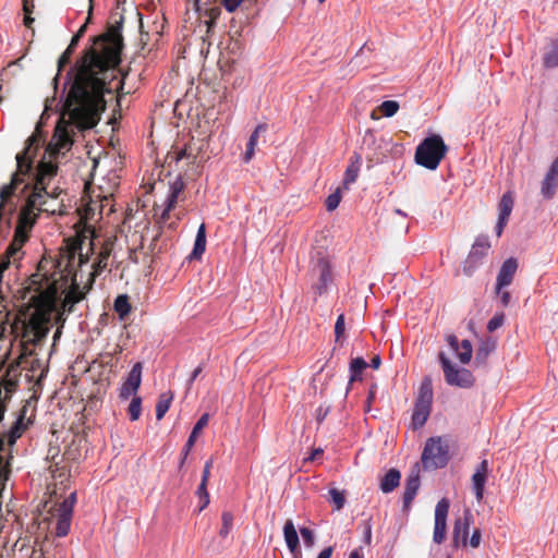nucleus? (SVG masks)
Wrapping results in <instances>:
<instances>
[{
  "instance_id": "nucleus-51",
  "label": "nucleus",
  "mask_w": 558,
  "mask_h": 558,
  "mask_svg": "<svg viewBox=\"0 0 558 558\" xmlns=\"http://www.w3.org/2000/svg\"><path fill=\"white\" fill-rule=\"evenodd\" d=\"M333 548L331 546H328L324 548L317 556V558H330L332 555Z\"/></svg>"
},
{
  "instance_id": "nucleus-10",
  "label": "nucleus",
  "mask_w": 558,
  "mask_h": 558,
  "mask_svg": "<svg viewBox=\"0 0 558 558\" xmlns=\"http://www.w3.org/2000/svg\"><path fill=\"white\" fill-rule=\"evenodd\" d=\"M447 342L461 364L464 365L471 361L473 348L470 340L464 339L460 342L456 335H449L447 336Z\"/></svg>"
},
{
  "instance_id": "nucleus-1",
  "label": "nucleus",
  "mask_w": 558,
  "mask_h": 558,
  "mask_svg": "<svg viewBox=\"0 0 558 558\" xmlns=\"http://www.w3.org/2000/svg\"><path fill=\"white\" fill-rule=\"evenodd\" d=\"M447 145L438 134L424 138L415 149V162L428 170H436L447 153Z\"/></svg>"
},
{
  "instance_id": "nucleus-20",
  "label": "nucleus",
  "mask_w": 558,
  "mask_h": 558,
  "mask_svg": "<svg viewBox=\"0 0 558 558\" xmlns=\"http://www.w3.org/2000/svg\"><path fill=\"white\" fill-rule=\"evenodd\" d=\"M205 248H206V228H205V225L202 223L198 227L195 242H194V247H193L192 253L190 254V259H199L202 257V255L204 254Z\"/></svg>"
},
{
  "instance_id": "nucleus-29",
  "label": "nucleus",
  "mask_w": 558,
  "mask_h": 558,
  "mask_svg": "<svg viewBox=\"0 0 558 558\" xmlns=\"http://www.w3.org/2000/svg\"><path fill=\"white\" fill-rule=\"evenodd\" d=\"M108 257L109 253L107 251H104L98 255L97 260L93 265V277H96L104 271V269L107 267Z\"/></svg>"
},
{
  "instance_id": "nucleus-55",
  "label": "nucleus",
  "mask_w": 558,
  "mask_h": 558,
  "mask_svg": "<svg viewBox=\"0 0 558 558\" xmlns=\"http://www.w3.org/2000/svg\"><path fill=\"white\" fill-rule=\"evenodd\" d=\"M349 558H364L360 549H354L350 553Z\"/></svg>"
},
{
  "instance_id": "nucleus-5",
  "label": "nucleus",
  "mask_w": 558,
  "mask_h": 558,
  "mask_svg": "<svg viewBox=\"0 0 558 558\" xmlns=\"http://www.w3.org/2000/svg\"><path fill=\"white\" fill-rule=\"evenodd\" d=\"M438 360L444 372L445 380L449 386L470 388L474 385L472 373L464 367L456 366L445 352H439Z\"/></svg>"
},
{
  "instance_id": "nucleus-47",
  "label": "nucleus",
  "mask_w": 558,
  "mask_h": 558,
  "mask_svg": "<svg viewBox=\"0 0 558 558\" xmlns=\"http://www.w3.org/2000/svg\"><path fill=\"white\" fill-rule=\"evenodd\" d=\"M507 220L508 219H502V218L498 217V221H497L496 227H495V232H496L497 236L501 235V233L504 231V228H505V226L507 223Z\"/></svg>"
},
{
  "instance_id": "nucleus-58",
  "label": "nucleus",
  "mask_w": 558,
  "mask_h": 558,
  "mask_svg": "<svg viewBox=\"0 0 558 558\" xmlns=\"http://www.w3.org/2000/svg\"><path fill=\"white\" fill-rule=\"evenodd\" d=\"M34 22V19L31 17V14H25L24 24L29 27L31 24Z\"/></svg>"
},
{
  "instance_id": "nucleus-64",
  "label": "nucleus",
  "mask_w": 558,
  "mask_h": 558,
  "mask_svg": "<svg viewBox=\"0 0 558 558\" xmlns=\"http://www.w3.org/2000/svg\"><path fill=\"white\" fill-rule=\"evenodd\" d=\"M366 135H369L371 137H373V133L369 130L366 132Z\"/></svg>"
},
{
  "instance_id": "nucleus-17",
  "label": "nucleus",
  "mask_w": 558,
  "mask_h": 558,
  "mask_svg": "<svg viewBox=\"0 0 558 558\" xmlns=\"http://www.w3.org/2000/svg\"><path fill=\"white\" fill-rule=\"evenodd\" d=\"M400 480V471L392 468L381 477L379 488L384 494H389L399 486Z\"/></svg>"
},
{
  "instance_id": "nucleus-26",
  "label": "nucleus",
  "mask_w": 558,
  "mask_h": 558,
  "mask_svg": "<svg viewBox=\"0 0 558 558\" xmlns=\"http://www.w3.org/2000/svg\"><path fill=\"white\" fill-rule=\"evenodd\" d=\"M172 395L167 396L166 393H162L156 404V418L160 421L165 414L168 412L171 401H172Z\"/></svg>"
},
{
  "instance_id": "nucleus-14",
  "label": "nucleus",
  "mask_w": 558,
  "mask_h": 558,
  "mask_svg": "<svg viewBox=\"0 0 558 558\" xmlns=\"http://www.w3.org/2000/svg\"><path fill=\"white\" fill-rule=\"evenodd\" d=\"M488 462L483 460L476 468L475 473L472 476V488L476 499L480 501L484 496V487L487 480Z\"/></svg>"
},
{
  "instance_id": "nucleus-40",
  "label": "nucleus",
  "mask_w": 558,
  "mask_h": 558,
  "mask_svg": "<svg viewBox=\"0 0 558 558\" xmlns=\"http://www.w3.org/2000/svg\"><path fill=\"white\" fill-rule=\"evenodd\" d=\"M493 347L489 345H481L476 351V361H485L489 355Z\"/></svg>"
},
{
  "instance_id": "nucleus-19",
  "label": "nucleus",
  "mask_w": 558,
  "mask_h": 558,
  "mask_svg": "<svg viewBox=\"0 0 558 558\" xmlns=\"http://www.w3.org/2000/svg\"><path fill=\"white\" fill-rule=\"evenodd\" d=\"M283 536L289 550L294 554L299 547V535L292 520H288L283 526Z\"/></svg>"
},
{
  "instance_id": "nucleus-60",
  "label": "nucleus",
  "mask_w": 558,
  "mask_h": 558,
  "mask_svg": "<svg viewBox=\"0 0 558 558\" xmlns=\"http://www.w3.org/2000/svg\"><path fill=\"white\" fill-rule=\"evenodd\" d=\"M81 36L80 34H75L72 39H71V43L77 45L78 44V40H80Z\"/></svg>"
},
{
  "instance_id": "nucleus-49",
  "label": "nucleus",
  "mask_w": 558,
  "mask_h": 558,
  "mask_svg": "<svg viewBox=\"0 0 558 558\" xmlns=\"http://www.w3.org/2000/svg\"><path fill=\"white\" fill-rule=\"evenodd\" d=\"M254 154H255V146L246 144V150H245V154L243 157L244 161L248 162L253 158Z\"/></svg>"
},
{
  "instance_id": "nucleus-44",
  "label": "nucleus",
  "mask_w": 558,
  "mask_h": 558,
  "mask_svg": "<svg viewBox=\"0 0 558 558\" xmlns=\"http://www.w3.org/2000/svg\"><path fill=\"white\" fill-rule=\"evenodd\" d=\"M496 295L499 298L500 303L504 307H507L510 303V293L501 289L499 292H496Z\"/></svg>"
},
{
  "instance_id": "nucleus-38",
  "label": "nucleus",
  "mask_w": 558,
  "mask_h": 558,
  "mask_svg": "<svg viewBox=\"0 0 558 558\" xmlns=\"http://www.w3.org/2000/svg\"><path fill=\"white\" fill-rule=\"evenodd\" d=\"M300 533H301L304 544L307 547H312L314 545V539H315L313 531L307 527H301Z\"/></svg>"
},
{
  "instance_id": "nucleus-12",
  "label": "nucleus",
  "mask_w": 558,
  "mask_h": 558,
  "mask_svg": "<svg viewBox=\"0 0 558 558\" xmlns=\"http://www.w3.org/2000/svg\"><path fill=\"white\" fill-rule=\"evenodd\" d=\"M421 486L420 471L414 469L405 478L404 492L402 496L403 510H409Z\"/></svg>"
},
{
  "instance_id": "nucleus-52",
  "label": "nucleus",
  "mask_w": 558,
  "mask_h": 558,
  "mask_svg": "<svg viewBox=\"0 0 558 558\" xmlns=\"http://www.w3.org/2000/svg\"><path fill=\"white\" fill-rule=\"evenodd\" d=\"M376 385H373L369 389V392H368V396H367V411L369 410V407H371V402L373 401V399L375 398V390H376Z\"/></svg>"
},
{
  "instance_id": "nucleus-30",
  "label": "nucleus",
  "mask_w": 558,
  "mask_h": 558,
  "mask_svg": "<svg viewBox=\"0 0 558 558\" xmlns=\"http://www.w3.org/2000/svg\"><path fill=\"white\" fill-rule=\"evenodd\" d=\"M399 102L396 100H385L379 106L381 113L387 117H393L399 110Z\"/></svg>"
},
{
  "instance_id": "nucleus-8",
  "label": "nucleus",
  "mask_w": 558,
  "mask_h": 558,
  "mask_svg": "<svg viewBox=\"0 0 558 558\" xmlns=\"http://www.w3.org/2000/svg\"><path fill=\"white\" fill-rule=\"evenodd\" d=\"M142 363H135L128 374L126 379L120 388L119 397L121 400H128L131 396H136V392L142 383Z\"/></svg>"
},
{
  "instance_id": "nucleus-18",
  "label": "nucleus",
  "mask_w": 558,
  "mask_h": 558,
  "mask_svg": "<svg viewBox=\"0 0 558 558\" xmlns=\"http://www.w3.org/2000/svg\"><path fill=\"white\" fill-rule=\"evenodd\" d=\"M362 165V158L359 154H354L351 159L350 165L347 167L344 172L343 185L345 189L352 183H354L357 179L360 169Z\"/></svg>"
},
{
  "instance_id": "nucleus-39",
  "label": "nucleus",
  "mask_w": 558,
  "mask_h": 558,
  "mask_svg": "<svg viewBox=\"0 0 558 558\" xmlns=\"http://www.w3.org/2000/svg\"><path fill=\"white\" fill-rule=\"evenodd\" d=\"M344 333V315L340 314L335 324L336 340H339Z\"/></svg>"
},
{
  "instance_id": "nucleus-36",
  "label": "nucleus",
  "mask_w": 558,
  "mask_h": 558,
  "mask_svg": "<svg viewBox=\"0 0 558 558\" xmlns=\"http://www.w3.org/2000/svg\"><path fill=\"white\" fill-rule=\"evenodd\" d=\"M267 129H268V125L266 123L258 124L255 128V130L253 131V133L251 134V136L247 141V144L256 147L257 138H258L259 134L265 133L267 131Z\"/></svg>"
},
{
  "instance_id": "nucleus-37",
  "label": "nucleus",
  "mask_w": 558,
  "mask_h": 558,
  "mask_svg": "<svg viewBox=\"0 0 558 558\" xmlns=\"http://www.w3.org/2000/svg\"><path fill=\"white\" fill-rule=\"evenodd\" d=\"M73 51L72 50H69L68 48L64 50V52L60 56L59 60H58V73L61 72V70L63 69V66L68 65L70 63V59H71V56H72ZM58 76L59 74H57V76L54 77V81L57 82L58 80Z\"/></svg>"
},
{
  "instance_id": "nucleus-7",
  "label": "nucleus",
  "mask_w": 558,
  "mask_h": 558,
  "mask_svg": "<svg viewBox=\"0 0 558 558\" xmlns=\"http://www.w3.org/2000/svg\"><path fill=\"white\" fill-rule=\"evenodd\" d=\"M450 502L447 498L440 499L435 507V526L433 541L436 544H441L446 537L447 517L449 512Z\"/></svg>"
},
{
  "instance_id": "nucleus-21",
  "label": "nucleus",
  "mask_w": 558,
  "mask_h": 558,
  "mask_svg": "<svg viewBox=\"0 0 558 558\" xmlns=\"http://www.w3.org/2000/svg\"><path fill=\"white\" fill-rule=\"evenodd\" d=\"M543 65L545 69L558 66V38L550 41L548 50L543 56Z\"/></svg>"
},
{
  "instance_id": "nucleus-59",
  "label": "nucleus",
  "mask_w": 558,
  "mask_h": 558,
  "mask_svg": "<svg viewBox=\"0 0 558 558\" xmlns=\"http://www.w3.org/2000/svg\"><path fill=\"white\" fill-rule=\"evenodd\" d=\"M213 465V459H209L205 462L204 470L210 471V468Z\"/></svg>"
},
{
  "instance_id": "nucleus-11",
  "label": "nucleus",
  "mask_w": 558,
  "mask_h": 558,
  "mask_svg": "<svg viewBox=\"0 0 558 558\" xmlns=\"http://www.w3.org/2000/svg\"><path fill=\"white\" fill-rule=\"evenodd\" d=\"M518 269V260L514 257L507 258L497 275L495 292L511 284Z\"/></svg>"
},
{
  "instance_id": "nucleus-31",
  "label": "nucleus",
  "mask_w": 558,
  "mask_h": 558,
  "mask_svg": "<svg viewBox=\"0 0 558 558\" xmlns=\"http://www.w3.org/2000/svg\"><path fill=\"white\" fill-rule=\"evenodd\" d=\"M197 496L199 497L202 505L199 506L198 511H203L209 504V494L207 492V483L201 482L199 486L196 490Z\"/></svg>"
},
{
  "instance_id": "nucleus-41",
  "label": "nucleus",
  "mask_w": 558,
  "mask_h": 558,
  "mask_svg": "<svg viewBox=\"0 0 558 558\" xmlns=\"http://www.w3.org/2000/svg\"><path fill=\"white\" fill-rule=\"evenodd\" d=\"M468 544H470V546L472 548H477L481 544V531L478 529H475L470 537V539H468Z\"/></svg>"
},
{
  "instance_id": "nucleus-50",
  "label": "nucleus",
  "mask_w": 558,
  "mask_h": 558,
  "mask_svg": "<svg viewBox=\"0 0 558 558\" xmlns=\"http://www.w3.org/2000/svg\"><path fill=\"white\" fill-rule=\"evenodd\" d=\"M34 9L33 0H23V10L25 14H31Z\"/></svg>"
},
{
  "instance_id": "nucleus-48",
  "label": "nucleus",
  "mask_w": 558,
  "mask_h": 558,
  "mask_svg": "<svg viewBox=\"0 0 558 558\" xmlns=\"http://www.w3.org/2000/svg\"><path fill=\"white\" fill-rule=\"evenodd\" d=\"M203 371V367L202 365L197 366L191 374L189 380H187V388H190L192 386V384L194 383V380L198 377V375L202 373Z\"/></svg>"
},
{
  "instance_id": "nucleus-54",
  "label": "nucleus",
  "mask_w": 558,
  "mask_h": 558,
  "mask_svg": "<svg viewBox=\"0 0 558 558\" xmlns=\"http://www.w3.org/2000/svg\"><path fill=\"white\" fill-rule=\"evenodd\" d=\"M187 156L186 149H181L177 156L174 157L175 161H180L181 159L185 158Z\"/></svg>"
},
{
  "instance_id": "nucleus-46",
  "label": "nucleus",
  "mask_w": 558,
  "mask_h": 558,
  "mask_svg": "<svg viewBox=\"0 0 558 558\" xmlns=\"http://www.w3.org/2000/svg\"><path fill=\"white\" fill-rule=\"evenodd\" d=\"M372 542V524L369 521L364 522V543L371 544Z\"/></svg>"
},
{
  "instance_id": "nucleus-3",
  "label": "nucleus",
  "mask_w": 558,
  "mask_h": 558,
  "mask_svg": "<svg viewBox=\"0 0 558 558\" xmlns=\"http://www.w3.org/2000/svg\"><path fill=\"white\" fill-rule=\"evenodd\" d=\"M421 459L425 470L445 468L449 461L448 445L442 444L440 437L428 438L423 449Z\"/></svg>"
},
{
  "instance_id": "nucleus-4",
  "label": "nucleus",
  "mask_w": 558,
  "mask_h": 558,
  "mask_svg": "<svg viewBox=\"0 0 558 558\" xmlns=\"http://www.w3.org/2000/svg\"><path fill=\"white\" fill-rule=\"evenodd\" d=\"M311 274L317 277V282L313 286L315 293L322 295L328 291L332 282V274L330 263L327 255L323 251H317L311 258Z\"/></svg>"
},
{
  "instance_id": "nucleus-22",
  "label": "nucleus",
  "mask_w": 558,
  "mask_h": 558,
  "mask_svg": "<svg viewBox=\"0 0 558 558\" xmlns=\"http://www.w3.org/2000/svg\"><path fill=\"white\" fill-rule=\"evenodd\" d=\"M72 514L68 511L58 510L57 515V524H56V535L58 537H64L69 534L71 526Z\"/></svg>"
},
{
  "instance_id": "nucleus-2",
  "label": "nucleus",
  "mask_w": 558,
  "mask_h": 558,
  "mask_svg": "<svg viewBox=\"0 0 558 558\" xmlns=\"http://www.w3.org/2000/svg\"><path fill=\"white\" fill-rule=\"evenodd\" d=\"M433 396L432 379L429 377H425L421 383L412 413L411 423L414 429L423 427L429 417Z\"/></svg>"
},
{
  "instance_id": "nucleus-28",
  "label": "nucleus",
  "mask_w": 558,
  "mask_h": 558,
  "mask_svg": "<svg viewBox=\"0 0 558 558\" xmlns=\"http://www.w3.org/2000/svg\"><path fill=\"white\" fill-rule=\"evenodd\" d=\"M142 412V399L138 396H134L129 405V414L131 421H137Z\"/></svg>"
},
{
  "instance_id": "nucleus-62",
  "label": "nucleus",
  "mask_w": 558,
  "mask_h": 558,
  "mask_svg": "<svg viewBox=\"0 0 558 558\" xmlns=\"http://www.w3.org/2000/svg\"><path fill=\"white\" fill-rule=\"evenodd\" d=\"M76 46H77V45H75V44H73V43H70V45L68 46V49H69V50L74 51V49H75V47H76Z\"/></svg>"
},
{
  "instance_id": "nucleus-24",
  "label": "nucleus",
  "mask_w": 558,
  "mask_h": 558,
  "mask_svg": "<svg viewBox=\"0 0 558 558\" xmlns=\"http://www.w3.org/2000/svg\"><path fill=\"white\" fill-rule=\"evenodd\" d=\"M367 367V363L363 357H355L350 363V384L361 379L362 372Z\"/></svg>"
},
{
  "instance_id": "nucleus-13",
  "label": "nucleus",
  "mask_w": 558,
  "mask_h": 558,
  "mask_svg": "<svg viewBox=\"0 0 558 558\" xmlns=\"http://www.w3.org/2000/svg\"><path fill=\"white\" fill-rule=\"evenodd\" d=\"M558 179V158H556L549 166L545 178L542 181L541 194L545 199H551L557 190Z\"/></svg>"
},
{
  "instance_id": "nucleus-42",
  "label": "nucleus",
  "mask_w": 558,
  "mask_h": 558,
  "mask_svg": "<svg viewBox=\"0 0 558 558\" xmlns=\"http://www.w3.org/2000/svg\"><path fill=\"white\" fill-rule=\"evenodd\" d=\"M243 0H221L222 5L228 12L235 11Z\"/></svg>"
},
{
  "instance_id": "nucleus-34",
  "label": "nucleus",
  "mask_w": 558,
  "mask_h": 558,
  "mask_svg": "<svg viewBox=\"0 0 558 558\" xmlns=\"http://www.w3.org/2000/svg\"><path fill=\"white\" fill-rule=\"evenodd\" d=\"M505 323L504 313L495 314L487 323V330L493 332L500 328Z\"/></svg>"
},
{
  "instance_id": "nucleus-15",
  "label": "nucleus",
  "mask_w": 558,
  "mask_h": 558,
  "mask_svg": "<svg viewBox=\"0 0 558 558\" xmlns=\"http://www.w3.org/2000/svg\"><path fill=\"white\" fill-rule=\"evenodd\" d=\"M184 189V182L181 177L175 178L173 182H171L169 187V194L166 199V207L161 214L162 219H167L169 216V213L172 208H174L179 194Z\"/></svg>"
},
{
  "instance_id": "nucleus-57",
  "label": "nucleus",
  "mask_w": 558,
  "mask_h": 558,
  "mask_svg": "<svg viewBox=\"0 0 558 558\" xmlns=\"http://www.w3.org/2000/svg\"><path fill=\"white\" fill-rule=\"evenodd\" d=\"M209 475H210V471L203 470L202 481L201 482L207 483L208 478H209Z\"/></svg>"
},
{
  "instance_id": "nucleus-32",
  "label": "nucleus",
  "mask_w": 558,
  "mask_h": 558,
  "mask_svg": "<svg viewBox=\"0 0 558 558\" xmlns=\"http://www.w3.org/2000/svg\"><path fill=\"white\" fill-rule=\"evenodd\" d=\"M330 500L335 504L336 509L340 510L343 508L345 498L344 494L337 488L329 489Z\"/></svg>"
},
{
  "instance_id": "nucleus-56",
  "label": "nucleus",
  "mask_w": 558,
  "mask_h": 558,
  "mask_svg": "<svg viewBox=\"0 0 558 558\" xmlns=\"http://www.w3.org/2000/svg\"><path fill=\"white\" fill-rule=\"evenodd\" d=\"M323 449L322 448H317L313 451L312 456L307 459V460H314L316 458V456H319V454H323Z\"/></svg>"
},
{
  "instance_id": "nucleus-35",
  "label": "nucleus",
  "mask_w": 558,
  "mask_h": 558,
  "mask_svg": "<svg viewBox=\"0 0 558 558\" xmlns=\"http://www.w3.org/2000/svg\"><path fill=\"white\" fill-rule=\"evenodd\" d=\"M76 501L75 493H72L69 497H66L60 505L58 510L68 511L69 513H73L74 504Z\"/></svg>"
},
{
  "instance_id": "nucleus-25",
  "label": "nucleus",
  "mask_w": 558,
  "mask_h": 558,
  "mask_svg": "<svg viewBox=\"0 0 558 558\" xmlns=\"http://www.w3.org/2000/svg\"><path fill=\"white\" fill-rule=\"evenodd\" d=\"M499 218L508 219L512 208H513V198L510 193H505L499 202Z\"/></svg>"
},
{
  "instance_id": "nucleus-43",
  "label": "nucleus",
  "mask_w": 558,
  "mask_h": 558,
  "mask_svg": "<svg viewBox=\"0 0 558 558\" xmlns=\"http://www.w3.org/2000/svg\"><path fill=\"white\" fill-rule=\"evenodd\" d=\"M330 412V407H318L317 410H316V421L318 423H323L324 420L326 418V416L329 414Z\"/></svg>"
},
{
  "instance_id": "nucleus-53",
  "label": "nucleus",
  "mask_w": 558,
  "mask_h": 558,
  "mask_svg": "<svg viewBox=\"0 0 558 558\" xmlns=\"http://www.w3.org/2000/svg\"><path fill=\"white\" fill-rule=\"evenodd\" d=\"M380 356L379 355H375L372 361H371V366L373 368H378L380 366Z\"/></svg>"
},
{
  "instance_id": "nucleus-6",
  "label": "nucleus",
  "mask_w": 558,
  "mask_h": 558,
  "mask_svg": "<svg viewBox=\"0 0 558 558\" xmlns=\"http://www.w3.org/2000/svg\"><path fill=\"white\" fill-rule=\"evenodd\" d=\"M490 248V243L487 236L480 235L476 238L472 248L463 263V272L466 276H472L478 266L483 263L484 257Z\"/></svg>"
},
{
  "instance_id": "nucleus-27",
  "label": "nucleus",
  "mask_w": 558,
  "mask_h": 558,
  "mask_svg": "<svg viewBox=\"0 0 558 558\" xmlns=\"http://www.w3.org/2000/svg\"><path fill=\"white\" fill-rule=\"evenodd\" d=\"M221 522H222V525H221V529L219 531V535L222 537V538H226L231 530H232V526H233V515L231 512H228V511H225L222 512L221 514Z\"/></svg>"
},
{
  "instance_id": "nucleus-45",
  "label": "nucleus",
  "mask_w": 558,
  "mask_h": 558,
  "mask_svg": "<svg viewBox=\"0 0 558 558\" xmlns=\"http://www.w3.org/2000/svg\"><path fill=\"white\" fill-rule=\"evenodd\" d=\"M219 14H220L219 8H214L210 10L209 20L206 21L208 31L215 25V20L218 17Z\"/></svg>"
},
{
  "instance_id": "nucleus-23",
  "label": "nucleus",
  "mask_w": 558,
  "mask_h": 558,
  "mask_svg": "<svg viewBox=\"0 0 558 558\" xmlns=\"http://www.w3.org/2000/svg\"><path fill=\"white\" fill-rule=\"evenodd\" d=\"M113 308L118 313L119 318L124 320L131 312L129 296L126 294L118 295L114 300Z\"/></svg>"
},
{
  "instance_id": "nucleus-16",
  "label": "nucleus",
  "mask_w": 558,
  "mask_h": 558,
  "mask_svg": "<svg viewBox=\"0 0 558 558\" xmlns=\"http://www.w3.org/2000/svg\"><path fill=\"white\" fill-rule=\"evenodd\" d=\"M208 421H209V414L208 413H204L199 418L198 421L196 422V424L194 425L184 447H183V450H182V460H181V463L184 462V460L186 459L190 450L192 449V447L194 446L195 444V440L198 436V434L201 433V430L208 424Z\"/></svg>"
},
{
  "instance_id": "nucleus-9",
  "label": "nucleus",
  "mask_w": 558,
  "mask_h": 558,
  "mask_svg": "<svg viewBox=\"0 0 558 558\" xmlns=\"http://www.w3.org/2000/svg\"><path fill=\"white\" fill-rule=\"evenodd\" d=\"M472 523L473 514L470 510H465L463 515L454 521L452 532V544L454 547L468 545L469 531Z\"/></svg>"
},
{
  "instance_id": "nucleus-33",
  "label": "nucleus",
  "mask_w": 558,
  "mask_h": 558,
  "mask_svg": "<svg viewBox=\"0 0 558 558\" xmlns=\"http://www.w3.org/2000/svg\"><path fill=\"white\" fill-rule=\"evenodd\" d=\"M341 201L340 190L337 189L332 194H330L326 199V209L328 211L335 210Z\"/></svg>"
},
{
  "instance_id": "nucleus-63",
  "label": "nucleus",
  "mask_w": 558,
  "mask_h": 558,
  "mask_svg": "<svg viewBox=\"0 0 558 558\" xmlns=\"http://www.w3.org/2000/svg\"><path fill=\"white\" fill-rule=\"evenodd\" d=\"M396 213L399 214V215L405 216V214L402 213L400 209H397Z\"/></svg>"
},
{
  "instance_id": "nucleus-61",
  "label": "nucleus",
  "mask_w": 558,
  "mask_h": 558,
  "mask_svg": "<svg viewBox=\"0 0 558 558\" xmlns=\"http://www.w3.org/2000/svg\"><path fill=\"white\" fill-rule=\"evenodd\" d=\"M85 29H86V24L82 25L76 34H80V36H82L83 33L85 32Z\"/></svg>"
}]
</instances>
